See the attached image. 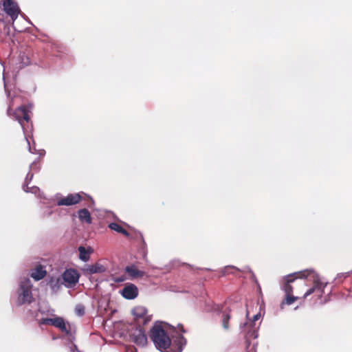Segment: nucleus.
Returning <instances> with one entry per match:
<instances>
[{
	"instance_id": "1",
	"label": "nucleus",
	"mask_w": 352,
	"mask_h": 352,
	"mask_svg": "<svg viewBox=\"0 0 352 352\" xmlns=\"http://www.w3.org/2000/svg\"><path fill=\"white\" fill-rule=\"evenodd\" d=\"M151 339L157 349L163 351L171 344L169 336L166 334L161 322H157L151 330Z\"/></svg>"
},
{
	"instance_id": "2",
	"label": "nucleus",
	"mask_w": 352,
	"mask_h": 352,
	"mask_svg": "<svg viewBox=\"0 0 352 352\" xmlns=\"http://www.w3.org/2000/svg\"><path fill=\"white\" fill-rule=\"evenodd\" d=\"M32 284L28 278H21L17 290L16 303L19 305L30 304L34 300L32 292Z\"/></svg>"
},
{
	"instance_id": "3",
	"label": "nucleus",
	"mask_w": 352,
	"mask_h": 352,
	"mask_svg": "<svg viewBox=\"0 0 352 352\" xmlns=\"http://www.w3.org/2000/svg\"><path fill=\"white\" fill-rule=\"evenodd\" d=\"M299 278H308L314 283V287L309 289L304 294V298L312 294L316 291L318 292L320 295H322L324 287L327 286V283H324L320 281L318 274L312 270H306L300 272Z\"/></svg>"
},
{
	"instance_id": "4",
	"label": "nucleus",
	"mask_w": 352,
	"mask_h": 352,
	"mask_svg": "<svg viewBox=\"0 0 352 352\" xmlns=\"http://www.w3.org/2000/svg\"><path fill=\"white\" fill-rule=\"evenodd\" d=\"M11 104H9L8 109V114L10 117H12L13 119L17 120L19 123L20 124L24 134L25 135L26 133V128L24 122H29L30 121V116L29 113L30 112V108L31 107H27L25 106H21L19 107L12 114H11Z\"/></svg>"
},
{
	"instance_id": "5",
	"label": "nucleus",
	"mask_w": 352,
	"mask_h": 352,
	"mask_svg": "<svg viewBox=\"0 0 352 352\" xmlns=\"http://www.w3.org/2000/svg\"><path fill=\"white\" fill-rule=\"evenodd\" d=\"M261 316V314L258 313L254 316L252 321L245 322L240 326L241 330L244 331H247L248 338H256L258 337L257 330L258 329V326H256L255 322L259 320Z\"/></svg>"
},
{
	"instance_id": "6",
	"label": "nucleus",
	"mask_w": 352,
	"mask_h": 352,
	"mask_svg": "<svg viewBox=\"0 0 352 352\" xmlns=\"http://www.w3.org/2000/svg\"><path fill=\"white\" fill-rule=\"evenodd\" d=\"M3 6V10L11 17L12 22L14 23L20 14V9L18 4L12 0H5Z\"/></svg>"
},
{
	"instance_id": "7",
	"label": "nucleus",
	"mask_w": 352,
	"mask_h": 352,
	"mask_svg": "<svg viewBox=\"0 0 352 352\" xmlns=\"http://www.w3.org/2000/svg\"><path fill=\"white\" fill-rule=\"evenodd\" d=\"M65 285L67 287L75 285L79 280V274L74 269L66 270L62 275Z\"/></svg>"
},
{
	"instance_id": "8",
	"label": "nucleus",
	"mask_w": 352,
	"mask_h": 352,
	"mask_svg": "<svg viewBox=\"0 0 352 352\" xmlns=\"http://www.w3.org/2000/svg\"><path fill=\"white\" fill-rule=\"evenodd\" d=\"M133 341L140 346H144L147 344V336L144 329L140 326L136 327L131 335Z\"/></svg>"
},
{
	"instance_id": "9",
	"label": "nucleus",
	"mask_w": 352,
	"mask_h": 352,
	"mask_svg": "<svg viewBox=\"0 0 352 352\" xmlns=\"http://www.w3.org/2000/svg\"><path fill=\"white\" fill-rule=\"evenodd\" d=\"M120 294L124 298L133 300L138 296V289L134 284L129 283L123 287Z\"/></svg>"
},
{
	"instance_id": "10",
	"label": "nucleus",
	"mask_w": 352,
	"mask_h": 352,
	"mask_svg": "<svg viewBox=\"0 0 352 352\" xmlns=\"http://www.w3.org/2000/svg\"><path fill=\"white\" fill-rule=\"evenodd\" d=\"M81 199L79 193L69 194L67 197L60 199L57 201L58 206H72L78 204Z\"/></svg>"
},
{
	"instance_id": "11",
	"label": "nucleus",
	"mask_w": 352,
	"mask_h": 352,
	"mask_svg": "<svg viewBox=\"0 0 352 352\" xmlns=\"http://www.w3.org/2000/svg\"><path fill=\"white\" fill-rule=\"evenodd\" d=\"M124 271L128 276V278L131 280L142 278L145 274V272L142 270H140L135 264L127 265Z\"/></svg>"
},
{
	"instance_id": "12",
	"label": "nucleus",
	"mask_w": 352,
	"mask_h": 352,
	"mask_svg": "<svg viewBox=\"0 0 352 352\" xmlns=\"http://www.w3.org/2000/svg\"><path fill=\"white\" fill-rule=\"evenodd\" d=\"M146 309L142 306H137L132 310V314L134 316L135 320L142 319L143 324H146L151 320L150 318L146 316Z\"/></svg>"
},
{
	"instance_id": "13",
	"label": "nucleus",
	"mask_w": 352,
	"mask_h": 352,
	"mask_svg": "<svg viewBox=\"0 0 352 352\" xmlns=\"http://www.w3.org/2000/svg\"><path fill=\"white\" fill-rule=\"evenodd\" d=\"M296 274H299V272L289 274L284 278V283L282 285V289L285 291L286 295H290L292 293L293 289L290 285V283L295 280L296 277L293 278V276H296Z\"/></svg>"
},
{
	"instance_id": "14",
	"label": "nucleus",
	"mask_w": 352,
	"mask_h": 352,
	"mask_svg": "<svg viewBox=\"0 0 352 352\" xmlns=\"http://www.w3.org/2000/svg\"><path fill=\"white\" fill-rule=\"evenodd\" d=\"M33 177V174L30 173V172L28 173L25 182L23 184V189L25 192H31L32 194L36 195L40 192V189L37 186H32L31 188H29L28 185L31 182Z\"/></svg>"
},
{
	"instance_id": "15",
	"label": "nucleus",
	"mask_w": 352,
	"mask_h": 352,
	"mask_svg": "<svg viewBox=\"0 0 352 352\" xmlns=\"http://www.w3.org/2000/svg\"><path fill=\"white\" fill-rule=\"evenodd\" d=\"M58 329H60L63 332L66 333L67 334L69 333L70 325L69 324H66L64 319L60 317L54 318L53 325Z\"/></svg>"
},
{
	"instance_id": "16",
	"label": "nucleus",
	"mask_w": 352,
	"mask_h": 352,
	"mask_svg": "<svg viewBox=\"0 0 352 352\" xmlns=\"http://www.w3.org/2000/svg\"><path fill=\"white\" fill-rule=\"evenodd\" d=\"M46 273L45 267L40 265L32 271L30 275L35 280H40L45 277Z\"/></svg>"
},
{
	"instance_id": "17",
	"label": "nucleus",
	"mask_w": 352,
	"mask_h": 352,
	"mask_svg": "<svg viewBox=\"0 0 352 352\" xmlns=\"http://www.w3.org/2000/svg\"><path fill=\"white\" fill-rule=\"evenodd\" d=\"M86 272L90 274L96 273H102L105 271V267L99 263L89 265L85 269Z\"/></svg>"
},
{
	"instance_id": "18",
	"label": "nucleus",
	"mask_w": 352,
	"mask_h": 352,
	"mask_svg": "<svg viewBox=\"0 0 352 352\" xmlns=\"http://www.w3.org/2000/svg\"><path fill=\"white\" fill-rule=\"evenodd\" d=\"M78 218L82 222H85L88 224L91 223V214L86 208L78 210Z\"/></svg>"
},
{
	"instance_id": "19",
	"label": "nucleus",
	"mask_w": 352,
	"mask_h": 352,
	"mask_svg": "<svg viewBox=\"0 0 352 352\" xmlns=\"http://www.w3.org/2000/svg\"><path fill=\"white\" fill-rule=\"evenodd\" d=\"M173 342L177 345V352H182L186 344V340L182 334H178V336H175Z\"/></svg>"
},
{
	"instance_id": "20",
	"label": "nucleus",
	"mask_w": 352,
	"mask_h": 352,
	"mask_svg": "<svg viewBox=\"0 0 352 352\" xmlns=\"http://www.w3.org/2000/svg\"><path fill=\"white\" fill-rule=\"evenodd\" d=\"M78 252H79V258L82 261H87L89 259V254L91 253V251L89 250H87L83 246H80L78 248Z\"/></svg>"
},
{
	"instance_id": "21",
	"label": "nucleus",
	"mask_w": 352,
	"mask_h": 352,
	"mask_svg": "<svg viewBox=\"0 0 352 352\" xmlns=\"http://www.w3.org/2000/svg\"><path fill=\"white\" fill-rule=\"evenodd\" d=\"M109 228L118 233H122L124 235L128 236V232L122 228L119 224L116 223H111L109 224Z\"/></svg>"
},
{
	"instance_id": "22",
	"label": "nucleus",
	"mask_w": 352,
	"mask_h": 352,
	"mask_svg": "<svg viewBox=\"0 0 352 352\" xmlns=\"http://www.w3.org/2000/svg\"><path fill=\"white\" fill-rule=\"evenodd\" d=\"M230 318L229 313L225 312L222 316V324L225 329H228V321Z\"/></svg>"
},
{
	"instance_id": "23",
	"label": "nucleus",
	"mask_w": 352,
	"mask_h": 352,
	"mask_svg": "<svg viewBox=\"0 0 352 352\" xmlns=\"http://www.w3.org/2000/svg\"><path fill=\"white\" fill-rule=\"evenodd\" d=\"M54 318H42L39 320V324H51L53 325Z\"/></svg>"
},
{
	"instance_id": "24",
	"label": "nucleus",
	"mask_w": 352,
	"mask_h": 352,
	"mask_svg": "<svg viewBox=\"0 0 352 352\" xmlns=\"http://www.w3.org/2000/svg\"><path fill=\"white\" fill-rule=\"evenodd\" d=\"M75 310L78 316H82L85 313V308L82 305H76Z\"/></svg>"
},
{
	"instance_id": "25",
	"label": "nucleus",
	"mask_w": 352,
	"mask_h": 352,
	"mask_svg": "<svg viewBox=\"0 0 352 352\" xmlns=\"http://www.w3.org/2000/svg\"><path fill=\"white\" fill-rule=\"evenodd\" d=\"M52 213H53V210H52V207L51 206H49V207L47 206V207L44 208L43 212V216L44 217H49Z\"/></svg>"
},
{
	"instance_id": "26",
	"label": "nucleus",
	"mask_w": 352,
	"mask_h": 352,
	"mask_svg": "<svg viewBox=\"0 0 352 352\" xmlns=\"http://www.w3.org/2000/svg\"><path fill=\"white\" fill-rule=\"evenodd\" d=\"M298 298V297H296V296H291L290 295H286V303L287 305H292V303L294 302V301Z\"/></svg>"
},
{
	"instance_id": "27",
	"label": "nucleus",
	"mask_w": 352,
	"mask_h": 352,
	"mask_svg": "<svg viewBox=\"0 0 352 352\" xmlns=\"http://www.w3.org/2000/svg\"><path fill=\"white\" fill-rule=\"evenodd\" d=\"M3 80H5V76L4 75L3 76ZM4 89H5V91L6 93L7 96H10V92H9V91L8 89V87H7V85L6 83V81H4Z\"/></svg>"
},
{
	"instance_id": "28",
	"label": "nucleus",
	"mask_w": 352,
	"mask_h": 352,
	"mask_svg": "<svg viewBox=\"0 0 352 352\" xmlns=\"http://www.w3.org/2000/svg\"><path fill=\"white\" fill-rule=\"evenodd\" d=\"M235 268L234 266H227L223 270V274L228 273L230 269Z\"/></svg>"
},
{
	"instance_id": "29",
	"label": "nucleus",
	"mask_w": 352,
	"mask_h": 352,
	"mask_svg": "<svg viewBox=\"0 0 352 352\" xmlns=\"http://www.w3.org/2000/svg\"><path fill=\"white\" fill-rule=\"evenodd\" d=\"M25 139H26V140H27V142H28V146H29V151H30V153H34V151H32V147H31V146H30V141H29V140L28 139V138H27L26 136H25Z\"/></svg>"
},
{
	"instance_id": "30",
	"label": "nucleus",
	"mask_w": 352,
	"mask_h": 352,
	"mask_svg": "<svg viewBox=\"0 0 352 352\" xmlns=\"http://www.w3.org/2000/svg\"><path fill=\"white\" fill-rule=\"evenodd\" d=\"M178 328H179V329H180V331H181V332H182V333H185V332H186V331H185V329H184V327H183V325H182V324H178Z\"/></svg>"
},
{
	"instance_id": "31",
	"label": "nucleus",
	"mask_w": 352,
	"mask_h": 352,
	"mask_svg": "<svg viewBox=\"0 0 352 352\" xmlns=\"http://www.w3.org/2000/svg\"><path fill=\"white\" fill-rule=\"evenodd\" d=\"M71 351H72V352H75V351L80 352V351H78V349H77V347H76V345H74V346L71 348Z\"/></svg>"
},
{
	"instance_id": "32",
	"label": "nucleus",
	"mask_w": 352,
	"mask_h": 352,
	"mask_svg": "<svg viewBox=\"0 0 352 352\" xmlns=\"http://www.w3.org/2000/svg\"><path fill=\"white\" fill-rule=\"evenodd\" d=\"M124 280H125L124 278H119L117 280H116V282H121V281H124Z\"/></svg>"
},
{
	"instance_id": "33",
	"label": "nucleus",
	"mask_w": 352,
	"mask_h": 352,
	"mask_svg": "<svg viewBox=\"0 0 352 352\" xmlns=\"http://www.w3.org/2000/svg\"><path fill=\"white\" fill-rule=\"evenodd\" d=\"M249 314H250V311L248 310H247V313H246V317L247 318H248Z\"/></svg>"
},
{
	"instance_id": "34",
	"label": "nucleus",
	"mask_w": 352,
	"mask_h": 352,
	"mask_svg": "<svg viewBox=\"0 0 352 352\" xmlns=\"http://www.w3.org/2000/svg\"><path fill=\"white\" fill-rule=\"evenodd\" d=\"M35 164V162H33L31 165H30V168H32V166Z\"/></svg>"
}]
</instances>
